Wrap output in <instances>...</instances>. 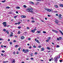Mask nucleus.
<instances>
[{"mask_svg":"<svg viewBox=\"0 0 63 63\" xmlns=\"http://www.w3.org/2000/svg\"><path fill=\"white\" fill-rule=\"evenodd\" d=\"M6 23H7L6 22H4L2 24L3 25H4V27H6L7 26V25H6Z\"/></svg>","mask_w":63,"mask_h":63,"instance_id":"1","label":"nucleus"},{"mask_svg":"<svg viewBox=\"0 0 63 63\" xmlns=\"http://www.w3.org/2000/svg\"><path fill=\"white\" fill-rule=\"evenodd\" d=\"M52 31H53V32H55V33H58V31L56 30H54L53 29H52Z\"/></svg>","mask_w":63,"mask_h":63,"instance_id":"2","label":"nucleus"},{"mask_svg":"<svg viewBox=\"0 0 63 63\" xmlns=\"http://www.w3.org/2000/svg\"><path fill=\"white\" fill-rule=\"evenodd\" d=\"M26 11L28 12H30V10L29 9V8H28V9L26 10Z\"/></svg>","mask_w":63,"mask_h":63,"instance_id":"3","label":"nucleus"},{"mask_svg":"<svg viewBox=\"0 0 63 63\" xmlns=\"http://www.w3.org/2000/svg\"><path fill=\"white\" fill-rule=\"evenodd\" d=\"M47 11H48V12H50L51 11V10L48 9H47Z\"/></svg>","mask_w":63,"mask_h":63,"instance_id":"4","label":"nucleus"},{"mask_svg":"<svg viewBox=\"0 0 63 63\" xmlns=\"http://www.w3.org/2000/svg\"><path fill=\"white\" fill-rule=\"evenodd\" d=\"M55 22L57 24H58V21L57 20H56Z\"/></svg>","mask_w":63,"mask_h":63,"instance_id":"5","label":"nucleus"},{"mask_svg":"<svg viewBox=\"0 0 63 63\" xmlns=\"http://www.w3.org/2000/svg\"><path fill=\"white\" fill-rule=\"evenodd\" d=\"M29 51V49H27L24 52L25 53H26V52H28Z\"/></svg>","mask_w":63,"mask_h":63,"instance_id":"6","label":"nucleus"},{"mask_svg":"<svg viewBox=\"0 0 63 63\" xmlns=\"http://www.w3.org/2000/svg\"><path fill=\"white\" fill-rule=\"evenodd\" d=\"M36 41L37 43L38 44H40V43H41L40 42H39V40H36Z\"/></svg>","mask_w":63,"mask_h":63,"instance_id":"7","label":"nucleus"},{"mask_svg":"<svg viewBox=\"0 0 63 63\" xmlns=\"http://www.w3.org/2000/svg\"><path fill=\"white\" fill-rule=\"evenodd\" d=\"M57 59H55V58H54V61H55L56 62H57Z\"/></svg>","mask_w":63,"mask_h":63,"instance_id":"8","label":"nucleus"},{"mask_svg":"<svg viewBox=\"0 0 63 63\" xmlns=\"http://www.w3.org/2000/svg\"><path fill=\"white\" fill-rule=\"evenodd\" d=\"M30 3H31V4H34V3L31 1H30Z\"/></svg>","mask_w":63,"mask_h":63,"instance_id":"9","label":"nucleus"},{"mask_svg":"<svg viewBox=\"0 0 63 63\" xmlns=\"http://www.w3.org/2000/svg\"><path fill=\"white\" fill-rule=\"evenodd\" d=\"M21 39H24V36H22L21 37Z\"/></svg>","mask_w":63,"mask_h":63,"instance_id":"10","label":"nucleus"},{"mask_svg":"<svg viewBox=\"0 0 63 63\" xmlns=\"http://www.w3.org/2000/svg\"><path fill=\"white\" fill-rule=\"evenodd\" d=\"M62 19V17L61 16H59V19Z\"/></svg>","mask_w":63,"mask_h":63,"instance_id":"11","label":"nucleus"},{"mask_svg":"<svg viewBox=\"0 0 63 63\" xmlns=\"http://www.w3.org/2000/svg\"><path fill=\"white\" fill-rule=\"evenodd\" d=\"M30 55H31V56H33V53H31Z\"/></svg>","mask_w":63,"mask_h":63,"instance_id":"12","label":"nucleus"},{"mask_svg":"<svg viewBox=\"0 0 63 63\" xmlns=\"http://www.w3.org/2000/svg\"><path fill=\"white\" fill-rule=\"evenodd\" d=\"M16 9H20V7H19V6L17 7H16Z\"/></svg>","mask_w":63,"mask_h":63,"instance_id":"13","label":"nucleus"},{"mask_svg":"<svg viewBox=\"0 0 63 63\" xmlns=\"http://www.w3.org/2000/svg\"><path fill=\"white\" fill-rule=\"evenodd\" d=\"M29 9H30V10H33V9L32 8H29Z\"/></svg>","mask_w":63,"mask_h":63,"instance_id":"14","label":"nucleus"},{"mask_svg":"<svg viewBox=\"0 0 63 63\" xmlns=\"http://www.w3.org/2000/svg\"><path fill=\"white\" fill-rule=\"evenodd\" d=\"M9 8H10V7L9 6L6 7V9H9Z\"/></svg>","mask_w":63,"mask_h":63,"instance_id":"15","label":"nucleus"},{"mask_svg":"<svg viewBox=\"0 0 63 63\" xmlns=\"http://www.w3.org/2000/svg\"><path fill=\"white\" fill-rule=\"evenodd\" d=\"M8 14H13V12H9Z\"/></svg>","mask_w":63,"mask_h":63,"instance_id":"16","label":"nucleus"},{"mask_svg":"<svg viewBox=\"0 0 63 63\" xmlns=\"http://www.w3.org/2000/svg\"><path fill=\"white\" fill-rule=\"evenodd\" d=\"M47 49H48L49 50H50V48L49 47H47Z\"/></svg>","mask_w":63,"mask_h":63,"instance_id":"17","label":"nucleus"},{"mask_svg":"<svg viewBox=\"0 0 63 63\" xmlns=\"http://www.w3.org/2000/svg\"><path fill=\"white\" fill-rule=\"evenodd\" d=\"M31 31L33 33H34L35 32V31L34 30H32Z\"/></svg>","mask_w":63,"mask_h":63,"instance_id":"18","label":"nucleus"},{"mask_svg":"<svg viewBox=\"0 0 63 63\" xmlns=\"http://www.w3.org/2000/svg\"><path fill=\"white\" fill-rule=\"evenodd\" d=\"M32 23H34L35 22V21L33 20L31 21Z\"/></svg>","mask_w":63,"mask_h":63,"instance_id":"19","label":"nucleus"},{"mask_svg":"<svg viewBox=\"0 0 63 63\" xmlns=\"http://www.w3.org/2000/svg\"><path fill=\"white\" fill-rule=\"evenodd\" d=\"M18 46V45H16L15 46V47H17Z\"/></svg>","mask_w":63,"mask_h":63,"instance_id":"20","label":"nucleus"},{"mask_svg":"<svg viewBox=\"0 0 63 63\" xmlns=\"http://www.w3.org/2000/svg\"><path fill=\"white\" fill-rule=\"evenodd\" d=\"M38 32V33H41V32L40 31H37V33Z\"/></svg>","mask_w":63,"mask_h":63,"instance_id":"21","label":"nucleus"},{"mask_svg":"<svg viewBox=\"0 0 63 63\" xmlns=\"http://www.w3.org/2000/svg\"><path fill=\"white\" fill-rule=\"evenodd\" d=\"M6 2V0H4V1H1V2H2L3 3H4V2Z\"/></svg>","mask_w":63,"mask_h":63,"instance_id":"22","label":"nucleus"},{"mask_svg":"<svg viewBox=\"0 0 63 63\" xmlns=\"http://www.w3.org/2000/svg\"><path fill=\"white\" fill-rule=\"evenodd\" d=\"M55 7L56 8H58V6H57V5H55Z\"/></svg>","mask_w":63,"mask_h":63,"instance_id":"23","label":"nucleus"},{"mask_svg":"<svg viewBox=\"0 0 63 63\" xmlns=\"http://www.w3.org/2000/svg\"><path fill=\"white\" fill-rule=\"evenodd\" d=\"M59 38L60 40H62V37H59Z\"/></svg>","mask_w":63,"mask_h":63,"instance_id":"24","label":"nucleus"},{"mask_svg":"<svg viewBox=\"0 0 63 63\" xmlns=\"http://www.w3.org/2000/svg\"><path fill=\"white\" fill-rule=\"evenodd\" d=\"M42 51H43V50H44V49H44V48H42Z\"/></svg>","mask_w":63,"mask_h":63,"instance_id":"25","label":"nucleus"},{"mask_svg":"<svg viewBox=\"0 0 63 63\" xmlns=\"http://www.w3.org/2000/svg\"><path fill=\"white\" fill-rule=\"evenodd\" d=\"M30 12H31L32 13H34V12L33 11H31V10H30Z\"/></svg>","mask_w":63,"mask_h":63,"instance_id":"26","label":"nucleus"},{"mask_svg":"<svg viewBox=\"0 0 63 63\" xmlns=\"http://www.w3.org/2000/svg\"><path fill=\"white\" fill-rule=\"evenodd\" d=\"M33 47H34V48H36V47H37L36 46H33Z\"/></svg>","mask_w":63,"mask_h":63,"instance_id":"27","label":"nucleus"},{"mask_svg":"<svg viewBox=\"0 0 63 63\" xmlns=\"http://www.w3.org/2000/svg\"><path fill=\"white\" fill-rule=\"evenodd\" d=\"M18 28L19 29H20V28H21V26H19L18 27Z\"/></svg>","mask_w":63,"mask_h":63,"instance_id":"28","label":"nucleus"},{"mask_svg":"<svg viewBox=\"0 0 63 63\" xmlns=\"http://www.w3.org/2000/svg\"><path fill=\"white\" fill-rule=\"evenodd\" d=\"M23 7H24V8H26L27 6L25 5H23Z\"/></svg>","mask_w":63,"mask_h":63,"instance_id":"29","label":"nucleus"},{"mask_svg":"<svg viewBox=\"0 0 63 63\" xmlns=\"http://www.w3.org/2000/svg\"><path fill=\"white\" fill-rule=\"evenodd\" d=\"M60 6H61V7H63V4L60 5Z\"/></svg>","mask_w":63,"mask_h":63,"instance_id":"30","label":"nucleus"},{"mask_svg":"<svg viewBox=\"0 0 63 63\" xmlns=\"http://www.w3.org/2000/svg\"><path fill=\"white\" fill-rule=\"evenodd\" d=\"M38 53L37 52H35L34 53V54H37Z\"/></svg>","mask_w":63,"mask_h":63,"instance_id":"31","label":"nucleus"},{"mask_svg":"<svg viewBox=\"0 0 63 63\" xmlns=\"http://www.w3.org/2000/svg\"><path fill=\"white\" fill-rule=\"evenodd\" d=\"M17 16H14V18H16V17H17Z\"/></svg>","mask_w":63,"mask_h":63,"instance_id":"32","label":"nucleus"},{"mask_svg":"<svg viewBox=\"0 0 63 63\" xmlns=\"http://www.w3.org/2000/svg\"><path fill=\"white\" fill-rule=\"evenodd\" d=\"M60 55H59V56H58L57 58H60Z\"/></svg>","mask_w":63,"mask_h":63,"instance_id":"33","label":"nucleus"},{"mask_svg":"<svg viewBox=\"0 0 63 63\" xmlns=\"http://www.w3.org/2000/svg\"><path fill=\"white\" fill-rule=\"evenodd\" d=\"M54 13H57V11H55L53 12Z\"/></svg>","mask_w":63,"mask_h":63,"instance_id":"34","label":"nucleus"},{"mask_svg":"<svg viewBox=\"0 0 63 63\" xmlns=\"http://www.w3.org/2000/svg\"><path fill=\"white\" fill-rule=\"evenodd\" d=\"M6 32L7 33V34H9V32H8V31H6Z\"/></svg>","mask_w":63,"mask_h":63,"instance_id":"35","label":"nucleus"},{"mask_svg":"<svg viewBox=\"0 0 63 63\" xmlns=\"http://www.w3.org/2000/svg\"><path fill=\"white\" fill-rule=\"evenodd\" d=\"M48 40H50V37H49L48 38Z\"/></svg>","mask_w":63,"mask_h":63,"instance_id":"36","label":"nucleus"},{"mask_svg":"<svg viewBox=\"0 0 63 63\" xmlns=\"http://www.w3.org/2000/svg\"><path fill=\"white\" fill-rule=\"evenodd\" d=\"M13 36V34H10V37H12V36Z\"/></svg>","mask_w":63,"mask_h":63,"instance_id":"37","label":"nucleus"},{"mask_svg":"<svg viewBox=\"0 0 63 63\" xmlns=\"http://www.w3.org/2000/svg\"><path fill=\"white\" fill-rule=\"evenodd\" d=\"M25 50L24 49H23L22 51H23V52H24H24H25Z\"/></svg>","mask_w":63,"mask_h":63,"instance_id":"38","label":"nucleus"},{"mask_svg":"<svg viewBox=\"0 0 63 63\" xmlns=\"http://www.w3.org/2000/svg\"><path fill=\"white\" fill-rule=\"evenodd\" d=\"M20 31H19L18 32V34H20Z\"/></svg>","mask_w":63,"mask_h":63,"instance_id":"39","label":"nucleus"},{"mask_svg":"<svg viewBox=\"0 0 63 63\" xmlns=\"http://www.w3.org/2000/svg\"><path fill=\"white\" fill-rule=\"evenodd\" d=\"M20 48H21V47H19V48L18 49L19 51V50H20Z\"/></svg>","mask_w":63,"mask_h":63,"instance_id":"40","label":"nucleus"},{"mask_svg":"<svg viewBox=\"0 0 63 63\" xmlns=\"http://www.w3.org/2000/svg\"><path fill=\"white\" fill-rule=\"evenodd\" d=\"M43 33H47V32H46L43 31Z\"/></svg>","mask_w":63,"mask_h":63,"instance_id":"41","label":"nucleus"},{"mask_svg":"<svg viewBox=\"0 0 63 63\" xmlns=\"http://www.w3.org/2000/svg\"><path fill=\"white\" fill-rule=\"evenodd\" d=\"M1 52H5V51H4V50H2Z\"/></svg>","mask_w":63,"mask_h":63,"instance_id":"42","label":"nucleus"},{"mask_svg":"<svg viewBox=\"0 0 63 63\" xmlns=\"http://www.w3.org/2000/svg\"><path fill=\"white\" fill-rule=\"evenodd\" d=\"M20 24V22H18V23H17V24Z\"/></svg>","mask_w":63,"mask_h":63,"instance_id":"43","label":"nucleus"},{"mask_svg":"<svg viewBox=\"0 0 63 63\" xmlns=\"http://www.w3.org/2000/svg\"><path fill=\"white\" fill-rule=\"evenodd\" d=\"M56 47H59V45H57V46Z\"/></svg>","mask_w":63,"mask_h":63,"instance_id":"44","label":"nucleus"},{"mask_svg":"<svg viewBox=\"0 0 63 63\" xmlns=\"http://www.w3.org/2000/svg\"><path fill=\"white\" fill-rule=\"evenodd\" d=\"M59 32H60V33H62V31H61L60 30Z\"/></svg>","mask_w":63,"mask_h":63,"instance_id":"45","label":"nucleus"},{"mask_svg":"<svg viewBox=\"0 0 63 63\" xmlns=\"http://www.w3.org/2000/svg\"><path fill=\"white\" fill-rule=\"evenodd\" d=\"M24 16V17H23L24 18H25L26 17V16Z\"/></svg>","mask_w":63,"mask_h":63,"instance_id":"46","label":"nucleus"},{"mask_svg":"<svg viewBox=\"0 0 63 63\" xmlns=\"http://www.w3.org/2000/svg\"><path fill=\"white\" fill-rule=\"evenodd\" d=\"M13 54L15 55V54H16V52H13Z\"/></svg>","mask_w":63,"mask_h":63,"instance_id":"47","label":"nucleus"},{"mask_svg":"<svg viewBox=\"0 0 63 63\" xmlns=\"http://www.w3.org/2000/svg\"><path fill=\"white\" fill-rule=\"evenodd\" d=\"M59 61L60 62H62V60H60Z\"/></svg>","mask_w":63,"mask_h":63,"instance_id":"48","label":"nucleus"},{"mask_svg":"<svg viewBox=\"0 0 63 63\" xmlns=\"http://www.w3.org/2000/svg\"><path fill=\"white\" fill-rule=\"evenodd\" d=\"M4 47V46H3V45H2L1 46V47Z\"/></svg>","mask_w":63,"mask_h":63,"instance_id":"49","label":"nucleus"},{"mask_svg":"<svg viewBox=\"0 0 63 63\" xmlns=\"http://www.w3.org/2000/svg\"><path fill=\"white\" fill-rule=\"evenodd\" d=\"M13 62H15V59H13Z\"/></svg>","mask_w":63,"mask_h":63,"instance_id":"50","label":"nucleus"},{"mask_svg":"<svg viewBox=\"0 0 63 63\" xmlns=\"http://www.w3.org/2000/svg\"><path fill=\"white\" fill-rule=\"evenodd\" d=\"M31 18L33 20V19H34V18L33 17H32Z\"/></svg>","mask_w":63,"mask_h":63,"instance_id":"51","label":"nucleus"},{"mask_svg":"<svg viewBox=\"0 0 63 63\" xmlns=\"http://www.w3.org/2000/svg\"><path fill=\"white\" fill-rule=\"evenodd\" d=\"M57 40H58V41H59V38H57Z\"/></svg>","mask_w":63,"mask_h":63,"instance_id":"52","label":"nucleus"},{"mask_svg":"<svg viewBox=\"0 0 63 63\" xmlns=\"http://www.w3.org/2000/svg\"><path fill=\"white\" fill-rule=\"evenodd\" d=\"M3 31H6V29H3Z\"/></svg>","mask_w":63,"mask_h":63,"instance_id":"53","label":"nucleus"},{"mask_svg":"<svg viewBox=\"0 0 63 63\" xmlns=\"http://www.w3.org/2000/svg\"><path fill=\"white\" fill-rule=\"evenodd\" d=\"M46 42H48V40H47L46 41Z\"/></svg>","mask_w":63,"mask_h":63,"instance_id":"54","label":"nucleus"},{"mask_svg":"<svg viewBox=\"0 0 63 63\" xmlns=\"http://www.w3.org/2000/svg\"><path fill=\"white\" fill-rule=\"evenodd\" d=\"M10 44H11V45H12V42H10Z\"/></svg>","mask_w":63,"mask_h":63,"instance_id":"55","label":"nucleus"},{"mask_svg":"<svg viewBox=\"0 0 63 63\" xmlns=\"http://www.w3.org/2000/svg\"><path fill=\"white\" fill-rule=\"evenodd\" d=\"M16 42V41L15 40H14V41H13V42Z\"/></svg>","mask_w":63,"mask_h":63,"instance_id":"56","label":"nucleus"},{"mask_svg":"<svg viewBox=\"0 0 63 63\" xmlns=\"http://www.w3.org/2000/svg\"><path fill=\"white\" fill-rule=\"evenodd\" d=\"M31 60H34V59L33 58H31Z\"/></svg>","mask_w":63,"mask_h":63,"instance_id":"57","label":"nucleus"},{"mask_svg":"<svg viewBox=\"0 0 63 63\" xmlns=\"http://www.w3.org/2000/svg\"><path fill=\"white\" fill-rule=\"evenodd\" d=\"M56 16H58V15L57 14H56Z\"/></svg>","mask_w":63,"mask_h":63,"instance_id":"58","label":"nucleus"},{"mask_svg":"<svg viewBox=\"0 0 63 63\" xmlns=\"http://www.w3.org/2000/svg\"><path fill=\"white\" fill-rule=\"evenodd\" d=\"M38 47H41V46H38Z\"/></svg>","mask_w":63,"mask_h":63,"instance_id":"59","label":"nucleus"},{"mask_svg":"<svg viewBox=\"0 0 63 63\" xmlns=\"http://www.w3.org/2000/svg\"><path fill=\"white\" fill-rule=\"evenodd\" d=\"M48 17H49L50 16V15H48Z\"/></svg>","mask_w":63,"mask_h":63,"instance_id":"60","label":"nucleus"},{"mask_svg":"<svg viewBox=\"0 0 63 63\" xmlns=\"http://www.w3.org/2000/svg\"><path fill=\"white\" fill-rule=\"evenodd\" d=\"M8 42H9V41H10V39H8Z\"/></svg>","mask_w":63,"mask_h":63,"instance_id":"61","label":"nucleus"},{"mask_svg":"<svg viewBox=\"0 0 63 63\" xmlns=\"http://www.w3.org/2000/svg\"><path fill=\"white\" fill-rule=\"evenodd\" d=\"M27 29H29V27H27Z\"/></svg>","mask_w":63,"mask_h":63,"instance_id":"62","label":"nucleus"},{"mask_svg":"<svg viewBox=\"0 0 63 63\" xmlns=\"http://www.w3.org/2000/svg\"><path fill=\"white\" fill-rule=\"evenodd\" d=\"M21 17H23H23H24L23 16H21Z\"/></svg>","mask_w":63,"mask_h":63,"instance_id":"63","label":"nucleus"},{"mask_svg":"<svg viewBox=\"0 0 63 63\" xmlns=\"http://www.w3.org/2000/svg\"><path fill=\"white\" fill-rule=\"evenodd\" d=\"M62 15H61V14H60L59 15V16H61Z\"/></svg>","mask_w":63,"mask_h":63,"instance_id":"64","label":"nucleus"}]
</instances>
